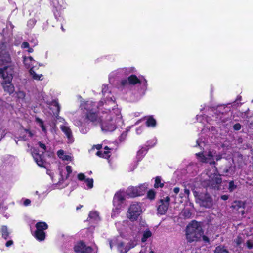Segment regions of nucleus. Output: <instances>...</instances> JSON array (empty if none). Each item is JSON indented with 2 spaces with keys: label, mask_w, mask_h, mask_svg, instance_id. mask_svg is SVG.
Wrapping results in <instances>:
<instances>
[{
  "label": "nucleus",
  "mask_w": 253,
  "mask_h": 253,
  "mask_svg": "<svg viewBox=\"0 0 253 253\" xmlns=\"http://www.w3.org/2000/svg\"><path fill=\"white\" fill-rule=\"evenodd\" d=\"M110 91L107 85L103 84L102 93L104 96L97 104L91 101H83L80 108L84 115L80 119L74 121L83 134H86L88 129L84 127L88 122L94 125H99L102 131H114L123 123L121 109L118 107L114 98L110 96Z\"/></svg>",
  "instance_id": "1"
},
{
  "label": "nucleus",
  "mask_w": 253,
  "mask_h": 253,
  "mask_svg": "<svg viewBox=\"0 0 253 253\" xmlns=\"http://www.w3.org/2000/svg\"><path fill=\"white\" fill-rule=\"evenodd\" d=\"M10 62V57L8 53L5 50L0 52V65H5L3 68H0V76L4 81L2 85L4 90L9 94L14 91V87L11 82L13 78V68L8 64Z\"/></svg>",
  "instance_id": "2"
},
{
  "label": "nucleus",
  "mask_w": 253,
  "mask_h": 253,
  "mask_svg": "<svg viewBox=\"0 0 253 253\" xmlns=\"http://www.w3.org/2000/svg\"><path fill=\"white\" fill-rule=\"evenodd\" d=\"M221 181L220 175L217 173L215 167H212L211 169L202 175V182L205 186L218 189Z\"/></svg>",
  "instance_id": "3"
},
{
  "label": "nucleus",
  "mask_w": 253,
  "mask_h": 253,
  "mask_svg": "<svg viewBox=\"0 0 253 253\" xmlns=\"http://www.w3.org/2000/svg\"><path fill=\"white\" fill-rule=\"evenodd\" d=\"M203 234L200 223L196 221H192L187 227L186 238L190 242L198 240Z\"/></svg>",
  "instance_id": "4"
},
{
  "label": "nucleus",
  "mask_w": 253,
  "mask_h": 253,
  "mask_svg": "<svg viewBox=\"0 0 253 253\" xmlns=\"http://www.w3.org/2000/svg\"><path fill=\"white\" fill-rule=\"evenodd\" d=\"M196 156L199 161L209 163L211 165H214L215 160L218 161L222 158L220 154H217L216 152L212 149H210L207 152L196 153Z\"/></svg>",
  "instance_id": "5"
},
{
  "label": "nucleus",
  "mask_w": 253,
  "mask_h": 253,
  "mask_svg": "<svg viewBox=\"0 0 253 253\" xmlns=\"http://www.w3.org/2000/svg\"><path fill=\"white\" fill-rule=\"evenodd\" d=\"M137 244V241L135 239L130 240L127 244H125L118 238H114L109 241L110 249H112L114 245H116L120 253H126L131 249L135 247Z\"/></svg>",
  "instance_id": "6"
},
{
  "label": "nucleus",
  "mask_w": 253,
  "mask_h": 253,
  "mask_svg": "<svg viewBox=\"0 0 253 253\" xmlns=\"http://www.w3.org/2000/svg\"><path fill=\"white\" fill-rule=\"evenodd\" d=\"M142 212V204L137 202H133L128 208L126 216L131 221H135L138 219Z\"/></svg>",
  "instance_id": "7"
},
{
  "label": "nucleus",
  "mask_w": 253,
  "mask_h": 253,
  "mask_svg": "<svg viewBox=\"0 0 253 253\" xmlns=\"http://www.w3.org/2000/svg\"><path fill=\"white\" fill-rule=\"evenodd\" d=\"M37 148L40 149V152L42 154H39L35 148H31L30 149V152L37 165L40 167H44L45 161L43 154L46 151L47 147L44 143L41 142H38L37 143Z\"/></svg>",
  "instance_id": "8"
},
{
  "label": "nucleus",
  "mask_w": 253,
  "mask_h": 253,
  "mask_svg": "<svg viewBox=\"0 0 253 253\" xmlns=\"http://www.w3.org/2000/svg\"><path fill=\"white\" fill-rule=\"evenodd\" d=\"M148 184L144 183L140 185L139 186L129 187L126 191V194L130 197L141 196L145 193L146 190L148 188Z\"/></svg>",
  "instance_id": "9"
},
{
  "label": "nucleus",
  "mask_w": 253,
  "mask_h": 253,
  "mask_svg": "<svg viewBox=\"0 0 253 253\" xmlns=\"http://www.w3.org/2000/svg\"><path fill=\"white\" fill-rule=\"evenodd\" d=\"M60 170V178L59 179V181L57 183L60 188L64 187L67 185V183H64V181L67 179L69 177L70 174L72 173V169L71 167L70 166H67L64 169L59 168Z\"/></svg>",
  "instance_id": "10"
},
{
  "label": "nucleus",
  "mask_w": 253,
  "mask_h": 253,
  "mask_svg": "<svg viewBox=\"0 0 253 253\" xmlns=\"http://www.w3.org/2000/svg\"><path fill=\"white\" fill-rule=\"evenodd\" d=\"M195 196L197 197L196 201L199 204L205 208H210L212 205V200L208 194H200L197 195L196 192H194Z\"/></svg>",
  "instance_id": "11"
},
{
  "label": "nucleus",
  "mask_w": 253,
  "mask_h": 253,
  "mask_svg": "<svg viewBox=\"0 0 253 253\" xmlns=\"http://www.w3.org/2000/svg\"><path fill=\"white\" fill-rule=\"evenodd\" d=\"M170 198L167 196L163 199H161L158 202L157 208L158 213L161 215H164L168 209L169 204Z\"/></svg>",
  "instance_id": "12"
},
{
  "label": "nucleus",
  "mask_w": 253,
  "mask_h": 253,
  "mask_svg": "<svg viewBox=\"0 0 253 253\" xmlns=\"http://www.w3.org/2000/svg\"><path fill=\"white\" fill-rule=\"evenodd\" d=\"M60 129L67 137L68 141L70 143L74 141L72 132L67 122H64L60 126Z\"/></svg>",
  "instance_id": "13"
},
{
  "label": "nucleus",
  "mask_w": 253,
  "mask_h": 253,
  "mask_svg": "<svg viewBox=\"0 0 253 253\" xmlns=\"http://www.w3.org/2000/svg\"><path fill=\"white\" fill-rule=\"evenodd\" d=\"M74 250L76 253H91L92 251L90 247L86 246L82 242L77 244L74 247Z\"/></svg>",
  "instance_id": "14"
},
{
  "label": "nucleus",
  "mask_w": 253,
  "mask_h": 253,
  "mask_svg": "<svg viewBox=\"0 0 253 253\" xmlns=\"http://www.w3.org/2000/svg\"><path fill=\"white\" fill-rule=\"evenodd\" d=\"M126 192L124 191H119L117 192L114 197L113 206H120L122 207L123 201L125 199Z\"/></svg>",
  "instance_id": "15"
},
{
  "label": "nucleus",
  "mask_w": 253,
  "mask_h": 253,
  "mask_svg": "<svg viewBox=\"0 0 253 253\" xmlns=\"http://www.w3.org/2000/svg\"><path fill=\"white\" fill-rule=\"evenodd\" d=\"M23 63L27 69H36L37 67L38 62L33 59L31 56L24 57Z\"/></svg>",
  "instance_id": "16"
},
{
  "label": "nucleus",
  "mask_w": 253,
  "mask_h": 253,
  "mask_svg": "<svg viewBox=\"0 0 253 253\" xmlns=\"http://www.w3.org/2000/svg\"><path fill=\"white\" fill-rule=\"evenodd\" d=\"M85 176L83 173H80L78 175V178L80 181L84 180L88 189H91L93 187V180L92 178H85Z\"/></svg>",
  "instance_id": "17"
},
{
  "label": "nucleus",
  "mask_w": 253,
  "mask_h": 253,
  "mask_svg": "<svg viewBox=\"0 0 253 253\" xmlns=\"http://www.w3.org/2000/svg\"><path fill=\"white\" fill-rule=\"evenodd\" d=\"M57 155L59 158L65 161H72V157L71 155H67L63 150H59L57 152Z\"/></svg>",
  "instance_id": "18"
},
{
  "label": "nucleus",
  "mask_w": 253,
  "mask_h": 253,
  "mask_svg": "<svg viewBox=\"0 0 253 253\" xmlns=\"http://www.w3.org/2000/svg\"><path fill=\"white\" fill-rule=\"evenodd\" d=\"M34 236L38 240L42 241L45 239V233L43 230L36 229L34 233Z\"/></svg>",
  "instance_id": "19"
},
{
  "label": "nucleus",
  "mask_w": 253,
  "mask_h": 253,
  "mask_svg": "<svg viewBox=\"0 0 253 253\" xmlns=\"http://www.w3.org/2000/svg\"><path fill=\"white\" fill-rule=\"evenodd\" d=\"M96 155L100 157L108 159L110 156V152L109 148L107 146L105 147L103 152L102 151H98L97 152Z\"/></svg>",
  "instance_id": "20"
},
{
  "label": "nucleus",
  "mask_w": 253,
  "mask_h": 253,
  "mask_svg": "<svg viewBox=\"0 0 253 253\" xmlns=\"http://www.w3.org/2000/svg\"><path fill=\"white\" fill-rule=\"evenodd\" d=\"M29 73L30 75V76L34 80L39 81V80H42L43 79V76L42 74H37L36 73V72L34 71V69L31 68L29 70Z\"/></svg>",
  "instance_id": "21"
},
{
  "label": "nucleus",
  "mask_w": 253,
  "mask_h": 253,
  "mask_svg": "<svg viewBox=\"0 0 253 253\" xmlns=\"http://www.w3.org/2000/svg\"><path fill=\"white\" fill-rule=\"evenodd\" d=\"M89 217L90 220L95 222H97L100 220L99 213L96 211H91L89 214Z\"/></svg>",
  "instance_id": "22"
},
{
  "label": "nucleus",
  "mask_w": 253,
  "mask_h": 253,
  "mask_svg": "<svg viewBox=\"0 0 253 253\" xmlns=\"http://www.w3.org/2000/svg\"><path fill=\"white\" fill-rule=\"evenodd\" d=\"M36 122L37 124L39 125V126L41 128L42 132L44 134H46L47 133V129L44 125V123H43V122L42 121V120L39 118H36Z\"/></svg>",
  "instance_id": "23"
},
{
  "label": "nucleus",
  "mask_w": 253,
  "mask_h": 253,
  "mask_svg": "<svg viewBox=\"0 0 253 253\" xmlns=\"http://www.w3.org/2000/svg\"><path fill=\"white\" fill-rule=\"evenodd\" d=\"M121 208L122 207L120 206H114L111 213V217L112 218L115 217L119 214L121 211Z\"/></svg>",
  "instance_id": "24"
},
{
  "label": "nucleus",
  "mask_w": 253,
  "mask_h": 253,
  "mask_svg": "<svg viewBox=\"0 0 253 253\" xmlns=\"http://www.w3.org/2000/svg\"><path fill=\"white\" fill-rule=\"evenodd\" d=\"M156 125V121L152 116H150L146 121V126L148 127H154Z\"/></svg>",
  "instance_id": "25"
},
{
  "label": "nucleus",
  "mask_w": 253,
  "mask_h": 253,
  "mask_svg": "<svg viewBox=\"0 0 253 253\" xmlns=\"http://www.w3.org/2000/svg\"><path fill=\"white\" fill-rule=\"evenodd\" d=\"M36 228L37 229H41L45 230L47 229L48 225L47 224L44 222H39L36 223Z\"/></svg>",
  "instance_id": "26"
},
{
  "label": "nucleus",
  "mask_w": 253,
  "mask_h": 253,
  "mask_svg": "<svg viewBox=\"0 0 253 253\" xmlns=\"http://www.w3.org/2000/svg\"><path fill=\"white\" fill-rule=\"evenodd\" d=\"M1 232L2 237L5 239H6L9 236V232L8 231V229L7 226H2L1 228Z\"/></svg>",
  "instance_id": "27"
},
{
  "label": "nucleus",
  "mask_w": 253,
  "mask_h": 253,
  "mask_svg": "<svg viewBox=\"0 0 253 253\" xmlns=\"http://www.w3.org/2000/svg\"><path fill=\"white\" fill-rule=\"evenodd\" d=\"M128 82L130 84H135L137 83H140V80L135 75H131L128 77Z\"/></svg>",
  "instance_id": "28"
},
{
  "label": "nucleus",
  "mask_w": 253,
  "mask_h": 253,
  "mask_svg": "<svg viewBox=\"0 0 253 253\" xmlns=\"http://www.w3.org/2000/svg\"><path fill=\"white\" fill-rule=\"evenodd\" d=\"M152 236L151 232L149 230H146L145 231L143 234V237L141 239V241L142 242H145L146 241L148 238H150Z\"/></svg>",
  "instance_id": "29"
},
{
  "label": "nucleus",
  "mask_w": 253,
  "mask_h": 253,
  "mask_svg": "<svg viewBox=\"0 0 253 253\" xmlns=\"http://www.w3.org/2000/svg\"><path fill=\"white\" fill-rule=\"evenodd\" d=\"M214 253H229L228 251L224 247L221 246L217 247Z\"/></svg>",
  "instance_id": "30"
},
{
  "label": "nucleus",
  "mask_w": 253,
  "mask_h": 253,
  "mask_svg": "<svg viewBox=\"0 0 253 253\" xmlns=\"http://www.w3.org/2000/svg\"><path fill=\"white\" fill-rule=\"evenodd\" d=\"M164 186V183L161 182V179L159 177H157L155 179V183L154 187L155 188L162 187Z\"/></svg>",
  "instance_id": "31"
},
{
  "label": "nucleus",
  "mask_w": 253,
  "mask_h": 253,
  "mask_svg": "<svg viewBox=\"0 0 253 253\" xmlns=\"http://www.w3.org/2000/svg\"><path fill=\"white\" fill-rule=\"evenodd\" d=\"M244 203L241 201H236L235 202V205L233 207L235 208L236 207H239L240 208H242V210L241 211L242 214L243 215L244 213Z\"/></svg>",
  "instance_id": "32"
},
{
  "label": "nucleus",
  "mask_w": 253,
  "mask_h": 253,
  "mask_svg": "<svg viewBox=\"0 0 253 253\" xmlns=\"http://www.w3.org/2000/svg\"><path fill=\"white\" fill-rule=\"evenodd\" d=\"M156 196V193L154 190H150L147 193V197L150 200H153Z\"/></svg>",
  "instance_id": "33"
},
{
  "label": "nucleus",
  "mask_w": 253,
  "mask_h": 253,
  "mask_svg": "<svg viewBox=\"0 0 253 253\" xmlns=\"http://www.w3.org/2000/svg\"><path fill=\"white\" fill-rule=\"evenodd\" d=\"M237 188V186L235 185L234 181H231L229 183L228 190L230 192H232Z\"/></svg>",
  "instance_id": "34"
},
{
  "label": "nucleus",
  "mask_w": 253,
  "mask_h": 253,
  "mask_svg": "<svg viewBox=\"0 0 253 253\" xmlns=\"http://www.w3.org/2000/svg\"><path fill=\"white\" fill-rule=\"evenodd\" d=\"M36 21L35 19H32L28 21L27 25L30 28L33 27L36 24Z\"/></svg>",
  "instance_id": "35"
},
{
  "label": "nucleus",
  "mask_w": 253,
  "mask_h": 253,
  "mask_svg": "<svg viewBox=\"0 0 253 253\" xmlns=\"http://www.w3.org/2000/svg\"><path fill=\"white\" fill-rule=\"evenodd\" d=\"M147 149L145 148H142L140 150H139L137 152V155L138 156H143L144 155H145L146 153Z\"/></svg>",
  "instance_id": "36"
},
{
  "label": "nucleus",
  "mask_w": 253,
  "mask_h": 253,
  "mask_svg": "<svg viewBox=\"0 0 253 253\" xmlns=\"http://www.w3.org/2000/svg\"><path fill=\"white\" fill-rule=\"evenodd\" d=\"M25 93L21 91H19L17 93V97L19 99H23L25 97Z\"/></svg>",
  "instance_id": "37"
},
{
  "label": "nucleus",
  "mask_w": 253,
  "mask_h": 253,
  "mask_svg": "<svg viewBox=\"0 0 253 253\" xmlns=\"http://www.w3.org/2000/svg\"><path fill=\"white\" fill-rule=\"evenodd\" d=\"M23 133L27 136L29 137H32L33 136V134L32 133L28 130H27V129H25L24 130V131H23Z\"/></svg>",
  "instance_id": "38"
},
{
  "label": "nucleus",
  "mask_w": 253,
  "mask_h": 253,
  "mask_svg": "<svg viewBox=\"0 0 253 253\" xmlns=\"http://www.w3.org/2000/svg\"><path fill=\"white\" fill-rule=\"evenodd\" d=\"M243 241V238L241 236H239L235 240L237 245H240Z\"/></svg>",
  "instance_id": "39"
},
{
  "label": "nucleus",
  "mask_w": 253,
  "mask_h": 253,
  "mask_svg": "<svg viewBox=\"0 0 253 253\" xmlns=\"http://www.w3.org/2000/svg\"><path fill=\"white\" fill-rule=\"evenodd\" d=\"M241 126L240 124L237 123L233 126V128L235 130H239L241 129Z\"/></svg>",
  "instance_id": "40"
},
{
  "label": "nucleus",
  "mask_w": 253,
  "mask_h": 253,
  "mask_svg": "<svg viewBox=\"0 0 253 253\" xmlns=\"http://www.w3.org/2000/svg\"><path fill=\"white\" fill-rule=\"evenodd\" d=\"M29 43L26 42H23L22 44H21V47L22 48H29Z\"/></svg>",
  "instance_id": "41"
},
{
  "label": "nucleus",
  "mask_w": 253,
  "mask_h": 253,
  "mask_svg": "<svg viewBox=\"0 0 253 253\" xmlns=\"http://www.w3.org/2000/svg\"><path fill=\"white\" fill-rule=\"evenodd\" d=\"M46 173L47 174H48L51 177L52 180H53V182H55V181L53 180V173H52L51 170L48 169V170H47Z\"/></svg>",
  "instance_id": "42"
},
{
  "label": "nucleus",
  "mask_w": 253,
  "mask_h": 253,
  "mask_svg": "<svg viewBox=\"0 0 253 253\" xmlns=\"http://www.w3.org/2000/svg\"><path fill=\"white\" fill-rule=\"evenodd\" d=\"M31 203V201L29 199H25L24 201V205L26 206H28L30 205Z\"/></svg>",
  "instance_id": "43"
},
{
  "label": "nucleus",
  "mask_w": 253,
  "mask_h": 253,
  "mask_svg": "<svg viewBox=\"0 0 253 253\" xmlns=\"http://www.w3.org/2000/svg\"><path fill=\"white\" fill-rule=\"evenodd\" d=\"M13 244V241L12 240H9L6 243V246L9 247Z\"/></svg>",
  "instance_id": "44"
},
{
  "label": "nucleus",
  "mask_w": 253,
  "mask_h": 253,
  "mask_svg": "<svg viewBox=\"0 0 253 253\" xmlns=\"http://www.w3.org/2000/svg\"><path fill=\"white\" fill-rule=\"evenodd\" d=\"M136 131L137 134H141L142 131V129L141 127L137 128L136 129Z\"/></svg>",
  "instance_id": "45"
},
{
  "label": "nucleus",
  "mask_w": 253,
  "mask_h": 253,
  "mask_svg": "<svg viewBox=\"0 0 253 253\" xmlns=\"http://www.w3.org/2000/svg\"><path fill=\"white\" fill-rule=\"evenodd\" d=\"M54 105L56 108L57 112H58L59 111V109H60V106H59V104L57 102H54Z\"/></svg>",
  "instance_id": "46"
},
{
  "label": "nucleus",
  "mask_w": 253,
  "mask_h": 253,
  "mask_svg": "<svg viewBox=\"0 0 253 253\" xmlns=\"http://www.w3.org/2000/svg\"><path fill=\"white\" fill-rule=\"evenodd\" d=\"M156 140H153V143L152 144H148V143L147 146L150 147H153L156 144Z\"/></svg>",
  "instance_id": "47"
},
{
  "label": "nucleus",
  "mask_w": 253,
  "mask_h": 253,
  "mask_svg": "<svg viewBox=\"0 0 253 253\" xmlns=\"http://www.w3.org/2000/svg\"><path fill=\"white\" fill-rule=\"evenodd\" d=\"M204 142H202L201 141H200L199 140H198L197 141V145H198L200 147H202L203 145Z\"/></svg>",
  "instance_id": "48"
},
{
  "label": "nucleus",
  "mask_w": 253,
  "mask_h": 253,
  "mask_svg": "<svg viewBox=\"0 0 253 253\" xmlns=\"http://www.w3.org/2000/svg\"><path fill=\"white\" fill-rule=\"evenodd\" d=\"M221 198L223 200H226L228 199V196L226 195H222Z\"/></svg>",
  "instance_id": "49"
},
{
  "label": "nucleus",
  "mask_w": 253,
  "mask_h": 253,
  "mask_svg": "<svg viewBox=\"0 0 253 253\" xmlns=\"http://www.w3.org/2000/svg\"><path fill=\"white\" fill-rule=\"evenodd\" d=\"M179 188L178 187H175L173 189V191L175 194H177L179 192Z\"/></svg>",
  "instance_id": "50"
},
{
  "label": "nucleus",
  "mask_w": 253,
  "mask_h": 253,
  "mask_svg": "<svg viewBox=\"0 0 253 253\" xmlns=\"http://www.w3.org/2000/svg\"><path fill=\"white\" fill-rule=\"evenodd\" d=\"M184 193L185 194H186L187 196L189 195V193H190V192H189V190L187 189H185L184 190Z\"/></svg>",
  "instance_id": "51"
},
{
  "label": "nucleus",
  "mask_w": 253,
  "mask_h": 253,
  "mask_svg": "<svg viewBox=\"0 0 253 253\" xmlns=\"http://www.w3.org/2000/svg\"><path fill=\"white\" fill-rule=\"evenodd\" d=\"M27 51H28V52L29 53H32V52H33V48H30V47H29V48H28V50H27Z\"/></svg>",
  "instance_id": "52"
},
{
  "label": "nucleus",
  "mask_w": 253,
  "mask_h": 253,
  "mask_svg": "<svg viewBox=\"0 0 253 253\" xmlns=\"http://www.w3.org/2000/svg\"><path fill=\"white\" fill-rule=\"evenodd\" d=\"M95 147L97 149H100L102 147V145L101 144H98L95 146Z\"/></svg>",
  "instance_id": "53"
},
{
  "label": "nucleus",
  "mask_w": 253,
  "mask_h": 253,
  "mask_svg": "<svg viewBox=\"0 0 253 253\" xmlns=\"http://www.w3.org/2000/svg\"><path fill=\"white\" fill-rule=\"evenodd\" d=\"M203 239L205 241H208V238L207 237L205 236H203Z\"/></svg>",
  "instance_id": "54"
},
{
  "label": "nucleus",
  "mask_w": 253,
  "mask_h": 253,
  "mask_svg": "<svg viewBox=\"0 0 253 253\" xmlns=\"http://www.w3.org/2000/svg\"><path fill=\"white\" fill-rule=\"evenodd\" d=\"M185 216L186 217H189L190 216V213H189V211H188V212H187V214L185 215Z\"/></svg>",
  "instance_id": "55"
},
{
  "label": "nucleus",
  "mask_w": 253,
  "mask_h": 253,
  "mask_svg": "<svg viewBox=\"0 0 253 253\" xmlns=\"http://www.w3.org/2000/svg\"><path fill=\"white\" fill-rule=\"evenodd\" d=\"M139 253H146V251L145 250H141L140 252H139Z\"/></svg>",
  "instance_id": "56"
},
{
  "label": "nucleus",
  "mask_w": 253,
  "mask_h": 253,
  "mask_svg": "<svg viewBox=\"0 0 253 253\" xmlns=\"http://www.w3.org/2000/svg\"><path fill=\"white\" fill-rule=\"evenodd\" d=\"M140 121H141V120H139L138 121H137L135 123V125H136L138 124L140 122Z\"/></svg>",
  "instance_id": "57"
},
{
  "label": "nucleus",
  "mask_w": 253,
  "mask_h": 253,
  "mask_svg": "<svg viewBox=\"0 0 253 253\" xmlns=\"http://www.w3.org/2000/svg\"><path fill=\"white\" fill-rule=\"evenodd\" d=\"M247 113H248V111L246 112L245 113V116H246V118H248V115H247Z\"/></svg>",
  "instance_id": "58"
},
{
  "label": "nucleus",
  "mask_w": 253,
  "mask_h": 253,
  "mask_svg": "<svg viewBox=\"0 0 253 253\" xmlns=\"http://www.w3.org/2000/svg\"><path fill=\"white\" fill-rule=\"evenodd\" d=\"M248 247L249 248H251L252 246L251 245L249 244V243H248Z\"/></svg>",
  "instance_id": "59"
},
{
  "label": "nucleus",
  "mask_w": 253,
  "mask_h": 253,
  "mask_svg": "<svg viewBox=\"0 0 253 253\" xmlns=\"http://www.w3.org/2000/svg\"><path fill=\"white\" fill-rule=\"evenodd\" d=\"M81 207H82V206H81L80 207H77V210L79 209L80 208H81Z\"/></svg>",
  "instance_id": "60"
},
{
  "label": "nucleus",
  "mask_w": 253,
  "mask_h": 253,
  "mask_svg": "<svg viewBox=\"0 0 253 253\" xmlns=\"http://www.w3.org/2000/svg\"><path fill=\"white\" fill-rule=\"evenodd\" d=\"M150 253H154L153 251H151L150 252Z\"/></svg>",
  "instance_id": "61"
},
{
  "label": "nucleus",
  "mask_w": 253,
  "mask_h": 253,
  "mask_svg": "<svg viewBox=\"0 0 253 253\" xmlns=\"http://www.w3.org/2000/svg\"><path fill=\"white\" fill-rule=\"evenodd\" d=\"M144 81L145 83L146 84V82H147L146 80L144 79Z\"/></svg>",
  "instance_id": "62"
},
{
  "label": "nucleus",
  "mask_w": 253,
  "mask_h": 253,
  "mask_svg": "<svg viewBox=\"0 0 253 253\" xmlns=\"http://www.w3.org/2000/svg\"><path fill=\"white\" fill-rule=\"evenodd\" d=\"M185 211H183V213H184V214H185Z\"/></svg>",
  "instance_id": "63"
},
{
  "label": "nucleus",
  "mask_w": 253,
  "mask_h": 253,
  "mask_svg": "<svg viewBox=\"0 0 253 253\" xmlns=\"http://www.w3.org/2000/svg\"><path fill=\"white\" fill-rule=\"evenodd\" d=\"M26 139H27V138H23V139H24V140H26Z\"/></svg>",
  "instance_id": "64"
}]
</instances>
